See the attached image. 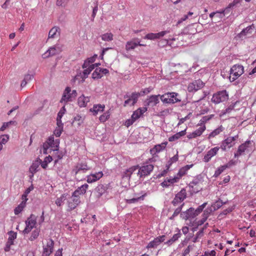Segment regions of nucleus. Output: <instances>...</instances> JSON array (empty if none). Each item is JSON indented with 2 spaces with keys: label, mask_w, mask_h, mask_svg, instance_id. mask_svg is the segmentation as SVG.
<instances>
[{
  "label": "nucleus",
  "mask_w": 256,
  "mask_h": 256,
  "mask_svg": "<svg viewBox=\"0 0 256 256\" xmlns=\"http://www.w3.org/2000/svg\"><path fill=\"white\" fill-rule=\"evenodd\" d=\"M60 140H54V136H50L43 144V152L45 154L50 153L52 151L58 153Z\"/></svg>",
  "instance_id": "nucleus-1"
},
{
  "label": "nucleus",
  "mask_w": 256,
  "mask_h": 256,
  "mask_svg": "<svg viewBox=\"0 0 256 256\" xmlns=\"http://www.w3.org/2000/svg\"><path fill=\"white\" fill-rule=\"evenodd\" d=\"M178 96L176 92H167L160 96V100L165 104H174L180 101Z\"/></svg>",
  "instance_id": "nucleus-2"
},
{
  "label": "nucleus",
  "mask_w": 256,
  "mask_h": 256,
  "mask_svg": "<svg viewBox=\"0 0 256 256\" xmlns=\"http://www.w3.org/2000/svg\"><path fill=\"white\" fill-rule=\"evenodd\" d=\"M77 96L76 90H71L70 87H66L64 90L62 98L60 100L61 103L64 102V104L68 102L72 101Z\"/></svg>",
  "instance_id": "nucleus-3"
},
{
  "label": "nucleus",
  "mask_w": 256,
  "mask_h": 256,
  "mask_svg": "<svg viewBox=\"0 0 256 256\" xmlns=\"http://www.w3.org/2000/svg\"><path fill=\"white\" fill-rule=\"evenodd\" d=\"M244 72V67L240 64H235L232 66L230 70V81L234 82Z\"/></svg>",
  "instance_id": "nucleus-4"
},
{
  "label": "nucleus",
  "mask_w": 256,
  "mask_h": 256,
  "mask_svg": "<svg viewBox=\"0 0 256 256\" xmlns=\"http://www.w3.org/2000/svg\"><path fill=\"white\" fill-rule=\"evenodd\" d=\"M62 50V46L57 44L52 46L50 47L48 50L42 54L44 58H48L60 53Z\"/></svg>",
  "instance_id": "nucleus-5"
},
{
  "label": "nucleus",
  "mask_w": 256,
  "mask_h": 256,
  "mask_svg": "<svg viewBox=\"0 0 256 256\" xmlns=\"http://www.w3.org/2000/svg\"><path fill=\"white\" fill-rule=\"evenodd\" d=\"M238 136L236 135L234 136H229L222 141L220 146V147L223 151H226L227 149H230L235 144L234 142L238 139Z\"/></svg>",
  "instance_id": "nucleus-6"
},
{
  "label": "nucleus",
  "mask_w": 256,
  "mask_h": 256,
  "mask_svg": "<svg viewBox=\"0 0 256 256\" xmlns=\"http://www.w3.org/2000/svg\"><path fill=\"white\" fill-rule=\"evenodd\" d=\"M228 98V94L226 90L220 91L212 96V101L216 104L226 101Z\"/></svg>",
  "instance_id": "nucleus-7"
},
{
  "label": "nucleus",
  "mask_w": 256,
  "mask_h": 256,
  "mask_svg": "<svg viewBox=\"0 0 256 256\" xmlns=\"http://www.w3.org/2000/svg\"><path fill=\"white\" fill-rule=\"evenodd\" d=\"M36 216L34 214H30L26 221V228L23 230L24 234H28L36 226Z\"/></svg>",
  "instance_id": "nucleus-8"
},
{
  "label": "nucleus",
  "mask_w": 256,
  "mask_h": 256,
  "mask_svg": "<svg viewBox=\"0 0 256 256\" xmlns=\"http://www.w3.org/2000/svg\"><path fill=\"white\" fill-rule=\"evenodd\" d=\"M91 167L88 164L86 161H82L78 162L76 166H74L72 170V172L76 176L80 172H86L90 170Z\"/></svg>",
  "instance_id": "nucleus-9"
},
{
  "label": "nucleus",
  "mask_w": 256,
  "mask_h": 256,
  "mask_svg": "<svg viewBox=\"0 0 256 256\" xmlns=\"http://www.w3.org/2000/svg\"><path fill=\"white\" fill-rule=\"evenodd\" d=\"M154 170V166L152 164H146L139 168L138 175L140 178L150 175Z\"/></svg>",
  "instance_id": "nucleus-10"
},
{
  "label": "nucleus",
  "mask_w": 256,
  "mask_h": 256,
  "mask_svg": "<svg viewBox=\"0 0 256 256\" xmlns=\"http://www.w3.org/2000/svg\"><path fill=\"white\" fill-rule=\"evenodd\" d=\"M80 202V197L72 196L67 200V211L70 212L75 209Z\"/></svg>",
  "instance_id": "nucleus-11"
},
{
  "label": "nucleus",
  "mask_w": 256,
  "mask_h": 256,
  "mask_svg": "<svg viewBox=\"0 0 256 256\" xmlns=\"http://www.w3.org/2000/svg\"><path fill=\"white\" fill-rule=\"evenodd\" d=\"M205 84L200 80H195L190 83L188 86V90L190 92H195L204 86Z\"/></svg>",
  "instance_id": "nucleus-12"
},
{
  "label": "nucleus",
  "mask_w": 256,
  "mask_h": 256,
  "mask_svg": "<svg viewBox=\"0 0 256 256\" xmlns=\"http://www.w3.org/2000/svg\"><path fill=\"white\" fill-rule=\"evenodd\" d=\"M186 198V192L184 188H182L180 192H179L175 196L172 203L174 206H176L179 204L181 203L183 200Z\"/></svg>",
  "instance_id": "nucleus-13"
},
{
  "label": "nucleus",
  "mask_w": 256,
  "mask_h": 256,
  "mask_svg": "<svg viewBox=\"0 0 256 256\" xmlns=\"http://www.w3.org/2000/svg\"><path fill=\"white\" fill-rule=\"evenodd\" d=\"M140 96L139 93L133 92L132 94L130 96H124V98H128L125 100L124 103V106H132L137 102L138 96Z\"/></svg>",
  "instance_id": "nucleus-14"
},
{
  "label": "nucleus",
  "mask_w": 256,
  "mask_h": 256,
  "mask_svg": "<svg viewBox=\"0 0 256 256\" xmlns=\"http://www.w3.org/2000/svg\"><path fill=\"white\" fill-rule=\"evenodd\" d=\"M54 242L52 239H48L46 246H43L42 256H50L52 252Z\"/></svg>",
  "instance_id": "nucleus-15"
},
{
  "label": "nucleus",
  "mask_w": 256,
  "mask_h": 256,
  "mask_svg": "<svg viewBox=\"0 0 256 256\" xmlns=\"http://www.w3.org/2000/svg\"><path fill=\"white\" fill-rule=\"evenodd\" d=\"M252 142L250 140H246L245 142L240 144L238 146L236 152L234 153V157L236 158L242 154L250 146Z\"/></svg>",
  "instance_id": "nucleus-16"
},
{
  "label": "nucleus",
  "mask_w": 256,
  "mask_h": 256,
  "mask_svg": "<svg viewBox=\"0 0 256 256\" xmlns=\"http://www.w3.org/2000/svg\"><path fill=\"white\" fill-rule=\"evenodd\" d=\"M220 148L218 146H216L210 148L204 155L203 158V161L205 162H208L210 161L212 157L217 154Z\"/></svg>",
  "instance_id": "nucleus-17"
},
{
  "label": "nucleus",
  "mask_w": 256,
  "mask_h": 256,
  "mask_svg": "<svg viewBox=\"0 0 256 256\" xmlns=\"http://www.w3.org/2000/svg\"><path fill=\"white\" fill-rule=\"evenodd\" d=\"M188 186L192 188V190L194 192H198L202 188V182L198 179L194 180L189 184Z\"/></svg>",
  "instance_id": "nucleus-18"
},
{
  "label": "nucleus",
  "mask_w": 256,
  "mask_h": 256,
  "mask_svg": "<svg viewBox=\"0 0 256 256\" xmlns=\"http://www.w3.org/2000/svg\"><path fill=\"white\" fill-rule=\"evenodd\" d=\"M160 94L158 95H152L149 96L146 102V106L154 107L160 102L159 97L160 98Z\"/></svg>",
  "instance_id": "nucleus-19"
},
{
  "label": "nucleus",
  "mask_w": 256,
  "mask_h": 256,
  "mask_svg": "<svg viewBox=\"0 0 256 256\" xmlns=\"http://www.w3.org/2000/svg\"><path fill=\"white\" fill-rule=\"evenodd\" d=\"M166 236L162 235L158 236L154 238V240L150 242L146 246L147 248H154L160 245L162 242L165 240Z\"/></svg>",
  "instance_id": "nucleus-20"
},
{
  "label": "nucleus",
  "mask_w": 256,
  "mask_h": 256,
  "mask_svg": "<svg viewBox=\"0 0 256 256\" xmlns=\"http://www.w3.org/2000/svg\"><path fill=\"white\" fill-rule=\"evenodd\" d=\"M103 176L104 174L102 171L91 174L86 176V182L89 184L94 182L101 178Z\"/></svg>",
  "instance_id": "nucleus-21"
},
{
  "label": "nucleus",
  "mask_w": 256,
  "mask_h": 256,
  "mask_svg": "<svg viewBox=\"0 0 256 256\" xmlns=\"http://www.w3.org/2000/svg\"><path fill=\"white\" fill-rule=\"evenodd\" d=\"M194 164H188L186 165L182 168H180L177 174L175 177L178 178V181L179 182L180 180L184 176H185L188 171L193 166Z\"/></svg>",
  "instance_id": "nucleus-22"
},
{
  "label": "nucleus",
  "mask_w": 256,
  "mask_h": 256,
  "mask_svg": "<svg viewBox=\"0 0 256 256\" xmlns=\"http://www.w3.org/2000/svg\"><path fill=\"white\" fill-rule=\"evenodd\" d=\"M167 144L168 142H162L160 144L156 145L152 148L150 150V154L152 155H154L160 152L165 149Z\"/></svg>",
  "instance_id": "nucleus-23"
},
{
  "label": "nucleus",
  "mask_w": 256,
  "mask_h": 256,
  "mask_svg": "<svg viewBox=\"0 0 256 256\" xmlns=\"http://www.w3.org/2000/svg\"><path fill=\"white\" fill-rule=\"evenodd\" d=\"M90 101V96H85L84 94L79 96L78 99V104L80 108H85Z\"/></svg>",
  "instance_id": "nucleus-24"
},
{
  "label": "nucleus",
  "mask_w": 256,
  "mask_h": 256,
  "mask_svg": "<svg viewBox=\"0 0 256 256\" xmlns=\"http://www.w3.org/2000/svg\"><path fill=\"white\" fill-rule=\"evenodd\" d=\"M178 178L175 176L172 178H166L162 183L161 186L163 188H168L173 185L174 183L178 182Z\"/></svg>",
  "instance_id": "nucleus-25"
},
{
  "label": "nucleus",
  "mask_w": 256,
  "mask_h": 256,
  "mask_svg": "<svg viewBox=\"0 0 256 256\" xmlns=\"http://www.w3.org/2000/svg\"><path fill=\"white\" fill-rule=\"evenodd\" d=\"M88 188V184H84L78 187L73 193L72 196L80 197V195L84 194Z\"/></svg>",
  "instance_id": "nucleus-26"
},
{
  "label": "nucleus",
  "mask_w": 256,
  "mask_h": 256,
  "mask_svg": "<svg viewBox=\"0 0 256 256\" xmlns=\"http://www.w3.org/2000/svg\"><path fill=\"white\" fill-rule=\"evenodd\" d=\"M148 110L146 107L142 108H138L136 110L134 111L132 115V118H134L135 120L139 118L146 112Z\"/></svg>",
  "instance_id": "nucleus-27"
},
{
  "label": "nucleus",
  "mask_w": 256,
  "mask_h": 256,
  "mask_svg": "<svg viewBox=\"0 0 256 256\" xmlns=\"http://www.w3.org/2000/svg\"><path fill=\"white\" fill-rule=\"evenodd\" d=\"M105 108V106L104 104H94L93 106V108L90 110V112H91L93 115L96 116L99 112H102L104 111Z\"/></svg>",
  "instance_id": "nucleus-28"
},
{
  "label": "nucleus",
  "mask_w": 256,
  "mask_h": 256,
  "mask_svg": "<svg viewBox=\"0 0 256 256\" xmlns=\"http://www.w3.org/2000/svg\"><path fill=\"white\" fill-rule=\"evenodd\" d=\"M138 46H144L145 45L141 44L140 41H138V42H134L133 40H130L126 42V50L127 51L130 50H134Z\"/></svg>",
  "instance_id": "nucleus-29"
},
{
  "label": "nucleus",
  "mask_w": 256,
  "mask_h": 256,
  "mask_svg": "<svg viewBox=\"0 0 256 256\" xmlns=\"http://www.w3.org/2000/svg\"><path fill=\"white\" fill-rule=\"evenodd\" d=\"M224 130V128L222 126H220L216 129L212 130L208 135V138L210 139L216 137V136L220 134Z\"/></svg>",
  "instance_id": "nucleus-30"
},
{
  "label": "nucleus",
  "mask_w": 256,
  "mask_h": 256,
  "mask_svg": "<svg viewBox=\"0 0 256 256\" xmlns=\"http://www.w3.org/2000/svg\"><path fill=\"white\" fill-rule=\"evenodd\" d=\"M97 57V55H94L93 56L88 58L86 60L82 65V68H85L88 66H90L91 64H93L92 63L95 61L96 58ZM95 66L99 65V64H94Z\"/></svg>",
  "instance_id": "nucleus-31"
},
{
  "label": "nucleus",
  "mask_w": 256,
  "mask_h": 256,
  "mask_svg": "<svg viewBox=\"0 0 256 256\" xmlns=\"http://www.w3.org/2000/svg\"><path fill=\"white\" fill-rule=\"evenodd\" d=\"M95 68V64H91L90 66H88L86 69L84 70L82 74H81V77L82 78V81L84 80V79L86 78L88 75L90 74V72Z\"/></svg>",
  "instance_id": "nucleus-32"
},
{
  "label": "nucleus",
  "mask_w": 256,
  "mask_h": 256,
  "mask_svg": "<svg viewBox=\"0 0 256 256\" xmlns=\"http://www.w3.org/2000/svg\"><path fill=\"white\" fill-rule=\"evenodd\" d=\"M186 134V130H182L176 133L174 135L170 136L168 138L169 142H174L179 139L181 136H184Z\"/></svg>",
  "instance_id": "nucleus-33"
},
{
  "label": "nucleus",
  "mask_w": 256,
  "mask_h": 256,
  "mask_svg": "<svg viewBox=\"0 0 256 256\" xmlns=\"http://www.w3.org/2000/svg\"><path fill=\"white\" fill-rule=\"evenodd\" d=\"M40 164V162L39 160H36L34 162L32 166H30L29 170L30 173L32 174V176H34V174L36 173L37 171H38V169L39 168V166Z\"/></svg>",
  "instance_id": "nucleus-34"
},
{
  "label": "nucleus",
  "mask_w": 256,
  "mask_h": 256,
  "mask_svg": "<svg viewBox=\"0 0 256 256\" xmlns=\"http://www.w3.org/2000/svg\"><path fill=\"white\" fill-rule=\"evenodd\" d=\"M60 28L57 26H54L49 32L48 38H54L60 34Z\"/></svg>",
  "instance_id": "nucleus-35"
},
{
  "label": "nucleus",
  "mask_w": 256,
  "mask_h": 256,
  "mask_svg": "<svg viewBox=\"0 0 256 256\" xmlns=\"http://www.w3.org/2000/svg\"><path fill=\"white\" fill-rule=\"evenodd\" d=\"M57 126L54 131V134L57 137H59L63 131V124L62 122H56Z\"/></svg>",
  "instance_id": "nucleus-36"
},
{
  "label": "nucleus",
  "mask_w": 256,
  "mask_h": 256,
  "mask_svg": "<svg viewBox=\"0 0 256 256\" xmlns=\"http://www.w3.org/2000/svg\"><path fill=\"white\" fill-rule=\"evenodd\" d=\"M214 116V114H210L203 116L199 121L198 126H204V124L212 120Z\"/></svg>",
  "instance_id": "nucleus-37"
},
{
  "label": "nucleus",
  "mask_w": 256,
  "mask_h": 256,
  "mask_svg": "<svg viewBox=\"0 0 256 256\" xmlns=\"http://www.w3.org/2000/svg\"><path fill=\"white\" fill-rule=\"evenodd\" d=\"M67 194H62L60 197L58 198L55 202L56 204L58 206H60L64 203V202L66 199Z\"/></svg>",
  "instance_id": "nucleus-38"
},
{
  "label": "nucleus",
  "mask_w": 256,
  "mask_h": 256,
  "mask_svg": "<svg viewBox=\"0 0 256 256\" xmlns=\"http://www.w3.org/2000/svg\"><path fill=\"white\" fill-rule=\"evenodd\" d=\"M8 234L9 235V237L7 242H8V244L13 245L14 244V241L16 238L17 234L16 232L11 230L8 232Z\"/></svg>",
  "instance_id": "nucleus-39"
},
{
  "label": "nucleus",
  "mask_w": 256,
  "mask_h": 256,
  "mask_svg": "<svg viewBox=\"0 0 256 256\" xmlns=\"http://www.w3.org/2000/svg\"><path fill=\"white\" fill-rule=\"evenodd\" d=\"M180 236H181V234L179 231L176 234H174L172 236V237L170 239L168 240L165 244H168V246L171 245L174 242H175L176 240H177L180 237Z\"/></svg>",
  "instance_id": "nucleus-40"
},
{
  "label": "nucleus",
  "mask_w": 256,
  "mask_h": 256,
  "mask_svg": "<svg viewBox=\"0 0 256 256\" xmlns=\"http://www.w3.org/2000/svg\"><path fill=\"white\" fill-rule=\"evenodd\" d=\"M138 168V166H133L130 168L126 170L124 172V176L130 178L131 175L133 174V172L136 170Z\"/></svg>",
  "instance_id": "nucleus-41"
},
{
  "label": "nucleus",
  "mask_w": 256,
  "mask_h": 256,
  "mask_svg": "<svg viewBox=\"0 0 256 256\" xmlns=\"http://www.w3.org/2000/svg\"><path fill=\"white\" fill-rule=\"evenodd\" d=\"M114 35L111 32H107L101 36L102 39L104 41L110 42L113 40Z\"/></svg>",
  "instance_id": "nucleus-42"
},
{
  "label": "nucleus",
  "mask_w": 256,
  "mask_h": 256,
  "mask_svg": "<svg viewBox=\"0 0 256 256\" xmlns=\"http://www.w3.org/2000/svg\"><path fill=\"white\" fill-rule=\"evenodd\" d=\"M110 110H108L100 116L99 120L101 122H104L110 118Z\"/></svg>",
  "instance_id": "nucleus-43"
},
{
  "label": "nucleus",
  "mask_w": 256,
  "mask_h": 256,
  "mask_svg": "<svg viewBox=\"0 0 256 256\" xmlns=\"http://www.w3.org/2000/svg\"><path fill=\"white\" fill-rule=\"evenodd\" d=\"M146 195V194H144L140 196L137 197V198H134L129 199V200H126V203L130 204L132 203H136L140 200H144V197Z\"/></svg>",
  "instance_id": "nucleus-44"
},
{
  "label": "nucleus",
  "mask_w": 256,
  "mask_h": 256,
  "mask_svg": "<svg viewBox=\"0 0 256 256\" xmlns=\"http://www.w3.org/2000/svg\"><path fill=\"white\" fill-rule=\"evenodd\" d=\"M40 232V229L36 228L34 230L32 231L31 236L29 238V240L30 241H33L34 240L36 239L39 236Z\"/></svg>",
  "instance_id": "nucleus-45"
},
{
  "label": "nucleus",
  "mask_w": 256,
  "mask_h": 256,
  "mask_svg": "<svg viewBox=\"0 0 256 256\" xmlns=\"http://www.w3.org/2000/svg\"><path fill=\"white\" fill-rule=\"evenodd\" d=\"M26 206V202L22 201L16 208L14 209V214L17 215L19 214L23 210Z\"/></svg>",
  "instance_id": "nucleus-46"
},
{
  "label": "nucleus",
  "mask_w": 256,
  "mask_h": 256,
  "mask_svg": "<svg viewBox=\"0 0 256 256\" xmlns=\"http://www.w3.org/2000/svg\"><path fill=\"white\" fill-rule=\"evenodd\" d=\"M200 126L198 128L194 131V132L197 137L200 136L206 129L205 125Z\"/></svg>",
  "instance_id": "nucleus-47"
},
{
  "label": "nucleus",
  "mask_w": 256,
  "mask_h": 256,
  "mask_svg": "<svg viewBox=\"0 0 256 256\" xmlns=\"http://www.w3.org/2000/svg\"><path fill=\"white\" fill-rule=\"evenodd\" d=\"M228 164H225L219 167L215 172L214 176H218L222 174L227 168H228Z\"/></svg>",
  "instance_id": "nucleus-48"
},
{
  "label": "nucleus",
  "mask_w": 256,
  "mask_h": 256,
  "mask_svg": "<svg viewBox=\"0 0 256 256\" xmlns=\"http://www.w3.org/2000/svg\"><path fill=\"white\" fill-rule=\"evenodd\" d=\"M66 110L64 107V106H62V108L60 109V112L58 114V116L56 118V122H62V118Z\"/></svg>",
  "instance_id": "nucleus-49"
},
{
  "label": "nucleus",
  "mask_w": 256,
  "mask_h": 256,
  "mask_svg": "<svg viewBox=\"0 0 256 256\" xmlns=\"http://www.w3.org/2000/svg\"><path fill=\"white\" fill-rule=\"evenodd\" d=\"M226 202H224L222 200H217L212 206L214 208V210H216L220 208Z\"/></svg>",
  "instance_id": "nucleus-50"
},
{
  "label": "nucleus",
  "mask_w": 256,
  "mask_h": 256,
  "mask_svg": "<svg viewBox=\"0 0 256 256\" xmlns=\"http://www.w3.org/2000/svg\"><path fill=\"white\" fill-rule=\"evenodd\" d=\"M236 102L234 104H232L230 106H228V108H226L223 112L222 114H229L231 112L234 110L235 104H236Z\"/></svg>",
  "instance_id": "nucleus-51"
},
{
  "label": "nucleus",
  "mask_w": 256,
  "mask_h": 256,
  "mask_svg": "<svg viewBox=\"0 0 256 256\" xmlns=\"http://www.w3.org/2000/svg\"><path fill=\"white\" fill-rule=\"evenodd\" d=\"M92 78H100L102 76V74L99 71V68H96L94 72L92 74Z\"/></svg>",
  "instance_id": "nucleus-52"
},
{
  "label": "nucleus",
  "mask_w": 256,
  "mask_h": 256,
  "mask_svg": "<svg viewBox=\"0 0 256 256\" xmlns=\"http://www.w3.org/2000/svg\"><path fill=\"white\" fill-rule=\"evenodd\" d=\"M170 114V110L168 108L164 109L159 112L156 115L158 116H164Z\"/></svg>",
  "instance_id": "nucleus-53"
},
{
  "label": "nucleus",
  "mask_w": 256,
  "mask_h": 256,
  "mask_svg": "<svg viewBox=\"0 0 256 256\" xmlns=\"http://www.w3.org/2000/svg\"><path fill=\"white\" fill-rule=\"evenodd\" d=\"M207 204V202H204L200 206L195 210L194 214L198 215L200 213L203 209L205 208L206 205Z\"/></svg>",
  "instance_id": "nucleus-54"
},
{
  "label": "nucleus",
  "mask_w": 256,
  "mask_h": 256,
  "mask_svg": "<svg viewBox=\"0 0 256 256\" xmlns=\"http://www.w3.org/2000/svg\"><path fill=\"white\" fill-rule=\"evenodd\" d=\"M184 204H182L180 207L178 208L174 212L172 216L170 218V219L172 220L174 216H177L181 212L182 206Z\"/></svg>",
  "instance_id": "nucleus-55"
},
{
  "label": "nucleus",
  "mask_w": 256,
  "mask_h": 256,
  "mask_svg": "<svg viewBox=\"0 0 256 256\" xmlns=\"http://www.w3.org/2000/svg\"><path fill=\"white\" fill-rule=\"evenodd\" d=\"M14 123V121H10L8 122H4L1 128H0V131H4L10 124H13Z\"/></svg>",
  "instance_id": "nucleus-56"
},
{
  "label": "nucleus",
  "mask_w": 256,
  "mask_h": 256,
  "mask_svg": "<svg viewBox=\"0 0 256 256\" xmlns=\"http://www.w3.org/2000/svg\"><path fill=\"white\" fill-rule=\"evenodd\" d=\"M168 32H169V31L164 30V31H162L158 33H156V40L164 36L165 34H168Z\"/></svg>",
  "instance_id": "nucleus-57"
},
{
  "label": "nucleus",
  "mask_w": 256,
  "mask_h": 256,
  "mask_svg": "<svg viewBox=\"0 0 256 256\" xmlns=\"http://www.w3.org/2000/svg\"><path fill=\"white\" fill-rule=\"evenodd\" d=\"M194 246V244L192 245H189L184 250L182 253V256H186L187 254H188L190 251L192 249V248Z\"/></svg>",
  "instance_id": "nucleus-58"
},
{
  "label": "nucleus",
  "mask_w": 256,
  "mask_h": 256,
  "mask_svg": "<svg viewBox=\"0 0 256 256\" xmlns=\"http://www.w3.org/2000/svg\"><path fill=\"white\" fill-rule=\"evenodd\" d=\"M144 39L154 40H156V33H149L145 36Z\"/></svg>",
  "instance_id": "nucleus-59"
},
{
  "label": "nucleus",
  "mask_w": 256,
  "mask_h": 256,
  "mask_svg": "<svg viewBox=\"0 0 256 256\" xmlns=\"http://www.w3.org/2000/svg\"><path fill=\"white\" fill-rule=\"evenodd\" d=\"M9 137L8 135H2L0 138V144H4L8 140Z\"/></svg>",
  "instance_id": "nucleus-60"
},
{
  "label": "nucleus",
  "mask_w": 256,
  "mask_h": 256,
  "mask_svg": "<svg viewBox=\"0 0 256 256\" xmlns=\"http://www.w3.org/2000/svg\"><path fill=\"white\" fill-rule=\"evenodd\" d=\"M216 252L214 250H212L211 251H206L205 252L204 255L202 256H216Z\"/></svg>",
  "instance_id": "nucleus-61"
},
{
  "label": "nucleus",
  "mask_w": 256,
  "mask_h": 256,
  "mask_svg": "<svg viewBox=\"0 0 256 256\" xmlns=\"http://www.w3.org/2000/svg\"><path fill=\"white\" fill-rule=\"evenodd\" d=\"M135 121L136 120L134 118H130L128 119L126 121L125 125L127 127H128L132 125Z\"/></svg>",
  "instance_id": "nucleus-62"
},
{
  "label": "nucleus",
  "mask_w": 256,
  "mask_h": 256,
  "mask_svg": "<svg viewBox=\"0 0 256 256\" xmlns=\"http://www.w3.org/2000/svg\"><path fill=\"white\" fill-rule=\"evenodd\" d=\"M211 210H206L202 214V218H204L205 220H207Z\"/></svg>",
  "instance_id": "nucleus-63"
},
{
  "label": "nucleus",
  "mask_w": 256,
  "mask_h": 256,
  "mask_svg": "<svg viewBox=\"0 0 256 256\" xmlns=\"http://www.w3.org/2000/svg\"><path fill=\"white\" fill-rule=\"evenodd\" d=\"M192 208H190L189 210H188L187 212H184V218L185 220H188L189 218L190 217V215H189V213L192 211Z\"/></svg>",
  "instance_id": "nucleus-64"
}]
</instances>
